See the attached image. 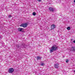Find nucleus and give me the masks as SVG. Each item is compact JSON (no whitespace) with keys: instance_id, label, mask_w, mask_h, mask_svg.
I'll use <instances>...</instances> for the list:
<instances>
[{"instance_id":"nucleus-19","label":"nucleus","mask_w":75,"mask_h":75,"mask_svg":"<svg viewBox=\"0 0 75 75\" xmlns=\"http://www.w3.org/2000/svg\"><path fill=\"white\" fill-rule=\"evenodd\" d=\"M23 32H24V31H23L22 32V33H23Z\"/></svg>"},{"instance_id":"nucleus-13","label":"nucleus","mask_w":75,"mask_h":75,"mask_svg":"<svg viewBox=\"0 0 75 75\" xmlns=\"http://www.w3.org/2000/svg\"><path fill=\"white\" fill-rule=\"evenodd\" d=\"M44 65V63H42L41 64V65L42 66H43V65Z\"/></svg>"},{"instance_id":"nucleus-4","label":"nucleus","mask_w":75,"mask_h":75,"mask_svg":"<svg viewBox=\"0 0 75 75\" xmlns=\"http://www.w3.org/2000/svg\"><path fill=\"white\" fill-rule=\"evenodd\" d=\"M54 67L55 68H58L59 67V66L58 63H57L56 64H54Z\"/></svg>"},{"instance_id":"nucleus-18","label":"nucleus","mask_w":75,"mask_h":75,"mask_svg":"<svg viewBox=\"0 0 75 75\" xmlns=\"http://www.w3.org/2000/svg\"><path fill=\"white\" fill-rule=\"evenodd\" d=\"M71 41H73V39H71Z\"/></svg>"},{"instance_id":"nucleus-17","label":"nucleus","mask_w":75,"mask_h":75,"mask_svg":"<svg viewBox=\"0 0 75 75\" xmlns=\"http://www.w3.org/2000/svg\"><path fill=\"white\" fill-rule=\"evenodd\" d=\"M39 1H41V0H38Z\"/></svg>"},{"instance_id":"nucleus-7","label":"nucleus","mask_w":75,"mask_h":75,"mask_svg":"<svg viewBox=\"0 0 75 75\" xmlns=\"http://www.w3.org/2000/svg\"><path fill=\"white\" fill-rule=\"evenodd\" d=\"M49 10L50 11H52V12H54V8L50 7L49 8Z\"/></svg>"},{"instance_id":"nucleus-5","label":"nucleus","mask_w":75,"mask_h":75,"mask_svg":"<svg viewBox=\"0 0 75 75\" xmlns=\"http://www.w3.org/2000/svg\"><path fill=\"white\" fill-rule=\"evenodd\" d=\"M55 28V25L53 24L52 25H51V30H52L54 29Z\"/></svg>"},{"instance_id":"nucleus-15","label":"nucleus","mask_w":75,"mask_h":75,"mask_svg":"<svg viewBox=\"0 0 75 75\" xmlns=\"http://www.w3.org/2000/svg\"><path fill=\"white\" fill-rule=\"evenodd\" d=\"M68 60H67L66 62H67V63H68Z\"/></svg>"},{"instance_id":"nucleus-3","label":"nucleus","mask_w":75,"mask_h":75,"mask_svg":"<svg viewBox=\"0 0 75 75\" xmlns=\"http://www.w3.org/2000/svg\"><path fill=\"white\" fill-rule=\"evenodd\" d=\"M27 25H28V24L27 23H23L20 26L21 27H23L24 28H25V27H26Z\"/></svg>"},{"instance_id":"nucleus-20","label":"nucleus","mask_w":75,"mask_h":75,"mask_svg":"<svg viewBox=\"0 0 75 75\" xmlns=\"http://www.w3.org/2000/svg\"><path fill=\"white\" fill-rule=\"evenodd\" d=\"M74 3H75V0H74Z\"/></svg>"},{"instance_id":"nucleus-6","label":"nucleus","mask_w":75,"mask_h":75,"mask_svg":"<svg viewBox=\"0 0 75 75\" xmlns=\"http://www.w3.org/2000/svg\"><path fill=\"white\" fill-rule=\"evenodd\" d=\"M71 51H72L73 52H75V47H71Z\"/></svg>"},{"instance_id":"nucleus-16","label":"nucleus","mask_w":75,"mask_h":75,"mask_svg":"<svg viewBox=\"0 0 75 75\" xmlns=\"http://www.w3.org/2000/svg\"><path fill=\"white\" fill-rule=\"evenodd\" d=\"M1 36L0 35V39H1Z\"/></svg>"},{"instance_id":"nucleus-8","label":"nucleus","mask_w":75,"mask_h":75,"mask_svg":"<svg viewBox=\"0 0 75 75\" xmlns=\"http://www.w3.org/2000/svg\"><path fill=\"white\" fill-rule=\"evenodd\" d=\"M23 30H24V29L20 28H18V31L19 32L22 31Z\"/></svg>"},{"instance_id":"nucleus-2","label":"nucleus","mask_w":75,"mask_h":75,"mask_svg":"<svg viewBox=\"0 0 75 75\" xmlns=\"http://www.w3.org/2000/svg\"><path fill=\"white\" fill-rule=\"evenodd\" d=\"M14 69L13 68H11L9 69L8 70V72L10 73V74H12L14 72Z\"/></svg>"},{"instance_id":"nucleus-1","label":"nucleus","mask_w":75,"mask_h":75,"mask_svg":"<svg viewBox=\"0 0 75 75\" xmlns=\"http://www.w3.org/2000/svg\"><path fill=\"white\" fill-rule=\"evenodd\" d=\"M57 50V47L55 45H54L52 46L51 49H50V52L51 53L53 52L54 51H56Z\"/></svg>"},{"instance_id":"nucleus-14","label":"nucleus","mask_w":75,"mask_h":75,"mask_svg":"<svg viewBox=\"0 0 75 75\" xmlns=\"http://www.w3.org/2000/svg\"><path fill=\"white\" fill-rule=\"evenodd\" d=\"M9 18H11V15H9L8 16Z\"/></svg>"},{"instance_id":"nucleus-21","label":"nucleus","mask_w":75,"mask_h":75,"mask_svg":"<svg viewBox=\"0 0 75 75\" xmlns=\"http://www.w3.org/2000/svg\"><path fill=\"white\" fill-rule=\"evenodd\" d=\"M74 72H75V70L74 71Z\"/></svg>"},{"instance_id":"nucleus-12","label":"nucleus","mask_w":75,"mask_h":75,"mask_svg":"<svg viewBox=\"0 0 75 75\" xmlns=\"http://www.w3.org/2000/svg\"><path fill=\"white\" fill-rule=\"evenodd\" d=\"M33 16H35L36 15V13L35 12H33Z\"/></svg>"},{"instance_id":"nucleus-10","label":"nucleus","mask_w":75,"mask_h":75,"mask_svg":"<svg viewBox=\"0 0 75 75\" xmlns=\"http://www.w3.org/2000/svg\"><path fill=\"white\" fill-rule=\"evenodd\" d=\"M67 29L68 30H71V27H68L67 28Z\"/></svg>"},{"instance_id":"nucleus-11","label":"nucleus","mask_w":75,"mask_h":75,"mask_svg":"<svg viewBox=\"0 0 75 75\" xmlns=\"http://www.w3.org/2000/svg\"><path fill=\"white\" fill-rule=\"evenodd\" d=\"M16 47L17 48H19V45H18V44H17V45H16Z\"/></svg>"},{"instance_id":"nucleus-9","label":"nucleus","mask_w":75,"mask_h":75,"mask_svg":"<svg viewBox=\"0 0 75 75\" xmlns=\"http://www.w3.org/2000/svg\"><path fill=\"white\" fill-rule=\"evenodd\" d=\"M41 59V57L38 56L37 57V60H39V59Z\"/></svg>"}]
</instances>
